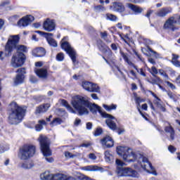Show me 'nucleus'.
Returning a JSON list of instances; mask_svg holds the SVG:
<instances>
[{
	"label": "nucleus",
	"mask_w": 180,
	"mask_h": 180,
	"mask_svg": "<svg viewBox=\"0 0 180 180\" xmlns=\"http://www.w3.org/2000/svg\"><path fill=\"white\" fill-rule=\"evenodd\" d=\"M72 105L80 116H82V115H88V113H89L88 109H89L91 113H96V112H98L102 117H105V119L112 117V115H110L105 111H102L101 107L95 103L92 104L88 99H86V98L82 96H76L74 97L72 100Z\"/></svg>",
	"instance_id": "obj_1"
},
{
	"label": "nucleus",
	"mask_w": 180,
	"mask_h": 180,
	"mask_svg": "<svg viewBox=\"0 0 180 180\" xmlns=\"http://www.w3.org/2000/svg\"><path fill=\"white\" fill-rule=\"evenodd\" d=\"M26 109L19 106L16 102H12L8 109V123L10 124H19L23 120Z\"/></svg>",
	"instance_id": "obj_2"
},
{
	"label": "nucleus",
	"mask_w": 180,
	"mask_h": 180,
	"mask_svg": "<svg viewBox=\"0 0 180 180\" xmlns=\"http://www.w3.org/2000/svg\"><path fill=\"white\" fill-rule=\"evenodd\" d=\"M19 40H20L19 35H10L8 37L5 46L6 56H12V53L15 49L17 50V53H23V54H25V53H27V47L26 46L18 45L19 44Z\"/></svg>",
	"instance_id": "obj_3"
},
{
	"label": "nucleus",
	"mask_w": 180,
	"mask_h": 180,
	"mask_svg": "<svg viewBox=\"0 0 180 180\" xmlns=\"http://www.w3.org/2000/svg\"><path fill=\"white\" fill-rule=\"evenodd\" d=\"M115 164L117 165L116 173L117 176H132V178H137L139 174L136 170L131 169L129 167H123L126 164L122 160L117 159Z\"/></svg>",
	"instance_id": "obj_4"
},
{
	"label": "nucleus",
	"mask_w": 180,
	"mask_h": 180,
	"mask_svg": "<svg viewBox=\"0 0 180 180\" xmlns=\"http://www.w3.org/2000/svg\"><path fill=\"white\" fill-rule=\"evenodd\" d=\"M117 153L125 162H134L137 160V155L133 152L131 148L127 146L117 147Z\"/></svg>",
	"instance_id": "obj_5"
},
{
	"label": "nucleus",
	"mask_w": 180,
	"mask_h": 180,
	"mask_svg": "<svg viewBox=\"0 0 180 180\" xmlns=\"http://www.w3.org/2000/svg\"><path fill=\"white\" fill-rule=\"evenodd\" d=\"M39 144L41 146V151L44 155L46 161L48 162H53L54 159L53 158H48L51 155V150H50V139L46 136L40 135L39 138Z\"/></svg>",
	"instance_id": "obj_6"
},
{
	"label": "nucleus",
	"mask_w": 180,
	"mask_h": 180,
	"mask_svg": "<svg viewBox=\"0 0 180 180\" xmlns=\"http://www.w3.org/2000/svg\"><path fill=\"white\" fill-rule=\"evenodd\" d=\"M60 47L65 51L67 54L70 57L73 64L77 63V51L71 47V45L67 41V37L63 38L60 41Z\"/></svg>",
	"instance_id": "obj_7"
},
{
	"label": "nucleus",
	"mask_w": 180,
	"mask_h": 180,
	"mask_svg": "<svg viewBox=\"0 0 180 180\" xmlns=\"http://www.w3.org/2000/svg\"><path fill=\"white\" fill-rule=\"evenodd\" d=\"M40 178L41 180H76L75 177L71 176L56 174H53L50 172H45L41 174Z\"/></svg>",
	"instance_id": "obj_8"
},
{
	"label": "nucleus",
	"mask_w": 180,
	"mask_h": 180,
	"mask_svg": "<svg viewBox=\"0 0 180 180\" xmlns=\"http://www.w3.org/2000/svg\"><path fill=\"white\" fill-rule=\"evenodd\" d=\"M36 147L34 146L25 145L20 150L19 158L20 160H27L34 155Z\"/></svg>",
	"instance_id": "obj_9"
},
{
	"label": "nucleus",
	"mask_w": 180,
	"mask_h": 180,
	"mask_svg": "<svg viewBox=\"0 0 180 180\" xmlns=\"http://www.w3.org/2000/svg\"><path fill=\"white\" fill-rule=\"evenodd\" d=\"M26 61V55L23 53H16L12 56L11 58V65L14 68H19L25 64Z\"/></svg>",
	"instance_id": "obj_10"
},
{
	"label": "nucleus",
	"mask_w": 180,
	"mask_h": 180,
	"mask_svg": "<svg viewBox=\"0 0 180 180\" xmlns=\"http://www.w3.org/2000/svg\"><path fill=\"white\" fill-rule=\"evenodd\" d=\"M139 162L144 171L149 174H153V175H157V172L154 169V167H153V165H151V162L148 161L147 158L141 156Z\"/></svg>",
	"instance_id": "obj_11"
},
{
	"label": "nucleus",
	"mask_w": 180,
	"mask_h": 180,
	"mask_svg": "<svg viewBox=\"0 0 180 180\" xmlns=\"http://www.w3.org/2000/svg\"><path fill=\"white\" fill-rule=\"evenodd\" d=\"M116 118L111 115L109 118L105 120V123L108 127H110V130L112 131H117L118 134H123L124 133V129L123 128H117L116 126Z\"/></svg>",
	"instance_id": "obj_12"
},
{
	"label": "nucleus",
	"mask_w": 180,
	"mask_h": 180,
	"mask_svg": "<svg viewBox=\"0 0 180 180\" xmlns=\"http://www.w3.org/2000/svg\"><path fill=\"white\" fill-rule=\"evenodd\" d=\"M97 46L98 47V50L101 51V53H103L104 54H106L107 58L108 60H113L112 56H113L112 53V50H110V48L102 40H99L97 42Z\"/></svg>",
	"instance_id": "obj_13"
},
{
	"label": "nucleus",
	"mask_w": 180,
	"mask_h": 180,
	"mask_svg": "<svg viewBox=\"0 0 180 180\" xmlns=\"http://www.w3.org/2000/svg\"><path fill=\"white\" fill-rule=\"evenodd\" d=\"M178 21L175 20V17L172 16L169 18L164 24V29L168 30H172V32H175L176 30V27H175V23Z\"/></svg>",
	"instance_id": "obj_14"
},
{
	"label": "nucleus",
	"mask_w": 180,
	"mask_h": 180,
	"mask_svg": "<svg viewBox=\"0 0 180 180\" xmlns=\"http://www.w3.org/2000/svg\"><path fill=\"white\" fill-rule=\"evenodd\" d=\"M16 72L18 74L16 75L14 79V84L15 85H19V84H22L25 79V74H26V69L25 68H21L17 70Z\"/></svg>",
	"instance_id": "obj_15"
},
{
	"label": "nucleus",
	"mask_w": 180,
	"mask_h": 180,
	"mask_svg": "<svg viewBox=\"0 0 180 180\" xmlns=\"http://www.w3.org/2000/svg\"><path fill=\"white\" fill-rule=\"evenodd\" d=\"M110 10L113 11V12H117L118 13H124L126 11V8L123 3L115 1L112 3V6H110Z\"/></svg>",
	"instance_id": "obj_16"
},
{
	"label": "nucleus",
	"mask_w": 180,
	"mask_h": 180,
	"mask_svg": "<svg viewBox=\"0 0 180 180\" xmlns=\"http://www.w3.org/2000/svg\"><path fill=\"white\" fill-rule=\"evenodd\" d=\"M33 20H34L33 15H27L18 22V26H19V27H26V26H28Z\"/></svg>",
	"instance_id": "obj_17"
},
{
	"label": "nucleus",
	"mask_w": 180,
	"mask_h": 180,
	"mask_svg": "<svg viewBox=\"0 0 180 180\" xmlns=\"http://www.w3.org/2000/svg\"><path fill=\"white\" fill-rule=\"evenodd\" d=\"M43 27L46 32L56 30V22H54V20L46 19V20L44 22Z\"/></svg>",
	"instance_id": "obj_18"
},
{
	"label": "nucleus",
	"mask_w": 180,
	"mask_h": 180,
	"mask_svg": "<svg viewBox=\"0 0 180 180\" xmlns=\"http://www.w3.org/2000/svg\"><path fill=\"white\" fill-rule=\"evenodd\" d=\"M169 13H172V8L171 7H163L162 8L158 9L155 15L158 16V18H165L167 15H169Z\"/></svg>",
	"instance_id": "obj_19"
},
{
	"label": "nucleus",
	"mask_w": 180,
	"mask_h": 180,
	"mask_svg": "<svg viewBox=\"0 0 180 180\" xmlns=\"http://www.w3.org/2000/svg\"><path fill=\"white\" fill-rule=\"evenodd\" d=\"M101 143L102 144L103 147H107V148H111V147H113L114 145L113 139H112V138L109 136H107L101 139Z\"/></svg>",
	"instance_id": "obj_20"
},
{
	"label": "nucleus",
	"mask_w": 180,
	"mask_h": 180,
	"mask_svg": "<svg viewBox=\"0 0 180 180\" xmlns=\"http://www.w3.org/2000/svg\"><path fill=\"white\" fill-rule=\"evenodd\" d=\"M167 124L165 127V131L169 133V139L173 141V140H175V129H174V127H172V125L169 122H167Z\"/></svg>",
	"instance_id": "obj_21"
},
{
	"label": "nucleus",
	"mask_w": 180,
	"mask_h": 180,
	"mask_svg": "<svg viewBox=\"0 0 180 180\" xmlns=\"http://www.w3.org/2000/svg\"><path fill=\"white\" fill-rule=\"evenodd\" d=\"M50 108V103H44L38 107H37L35 110L36 115H40V113H46L47 110Z\"/></svg>",
	"instance_id": "obj_22"
},
{
	"label": "nucleus",
	"mask_w": 180,
	"mask_h": 180,
	"mask_svg": "<svg viewBox=\"0 0 180 180\" xmlns=\"http://www.w3.org/2000/svg\"><path fill=\"white\" fill-rule=\"evenodd\" d=\"M36 75L39 78H47V69L46 68H37L34 70Z\"/></svg>",
	"instance_id": "obj_23"
},
{
	"label": "nucleus",
	"mask_w": 180,
	"mask_h": 180,
	"mask_svg": "<svg viewBox=\"0 0 180 180\" xmlns=\"http://www.w3.org/2000/svg\"><path fill=\"white\" fill-rule=\"evenodd\" d=\"M34 57H44L46 56V50L44 48H37L32 51Z\"/></svg>",
	"instance_id": "obj_24"
},
{
	"label": "nucleus",
	"mask_w": 180,
	"mask_h": 180,
	"mask_svg": "<svg viewBox=\"0 0 180 180\" xmlns=\"http://www.w3.org/2000/svg\"><path fill=\"white\" fill-rule=\"evenodd\" d=\"M128 8L131 9L132 12H134L136 15H139V13H141V12H143V8L132 4H128Z\"/></svg>",
	"instance_id": "obj_25"
},
{
	"label": "nucleus",
	"mask_w": 180,
	"mask_h": 180,
	"mask_svg": "<svg viewBox=\"0 0 180 180\" xmlns=\"http://www.w3.org/2000/svg\"><path fill=\"white\" fill-rule=\"evenodd\" d=\"M81 169L83 171H90V172H96L101 171V167L96 165H89L81 167Z\"/></svg>",
	"instance_id": "obj_26"
},
{
	"label": "nucleus",
	"mask_w": 180,
	"mask_h": 180,
	"mask_svg": "<svg viewBox=\"0 0 180 180\" xmlns=\"http://www.w3.org/2000/svg\"><path fill=\"white\" fill-rule=\"evenodd\" d=\"M120 54L123 59L124 60L125 63H127L130 67H133L135 70H137V66L134 65L130 60H129V57H127V55L124 53V52H120Z\"/></svg>",
	"instance_id": "obj_27"
},
{
	"label": "nucleus",
	"mask_w": 180,
	"mask_h": 180,
	"mask_svg": "<svg viewBox=\"0 0 180 180\" xmlns=\"http://www.w3.org/2000/svg\"><path fill=\"white\" fill-rule=\"evenodd\" d=\"M104 155H105V160L106 162H113V160H115V158L112 152L109 150H106L104 153Z\"/></svg>",
	"instance_id": "obj_28"
},
{
	"label": "nucleus",
	"mask_w": 180,
	"mask_h": 180,
	"mask_svg": "<svg viewBox=\"0 0 180 180\" xmlns=\"http://www.w3.org/2000/svg\"><path fill=\"white\" fill-rule=\"evenodd\" d=\"M43 126H47V122L44 120H39L38 124L35 125L36 131H41Z\"/></svg>",
	"instance_id": "obj_29"
},
{
	"label": "nucleus",
	"mask_w": 180,
	"mask_h": 180,
	"mask_svg": "<svg viewBox=\"0 0 180 180\" xmlns=\"http://www.w3.org/2000/svg\"><path fill=\"white\" fill-rule=\"evenodd\" d=\"M61 105H63L65 108H66V109L70 112V113H76V112L74 110V108H72V107H71V105H70V104L68 103V102L65 100H62L61 101Z\"/></svg>",
	"instance_id": "obj_30"
},
{
	"label": "nucleus",
	"mask_w": 180,
	"mask_h": 180,
	"mask_svg": "<svg viewBox=\"0 0 180 180\" xmlns=\"http://www.w3.org/2000/svg\"><path fill=\"white\" fill-rule=\"evenodd\" d=\"M90 86H89V92H100L99 86H97L96 84L90 82Z\"/></svg>",
	"instance_id": "obj_31"
},
{
	"label": "nucleus",
	"mask_w": 180,
	"mask_h": 180,
	"mask_svg": "<svg viewBox=\"0 0 180 180\" xmlns=\"http://www.w3.org/2000/svg\"><path fill=\"white\" fill-rule=\"evenodd\" d=\"M103 108H104L107 112H110V110H116L117 105L115 104H112L111 105L103 104Z\"/></svg>",
	"instance_id": "obj_32"
},
{
	"label": "nucleus",
	"mask_w": 180,
	"mask_h": 180,
	"mask_svg": "<svg viewBox=\"0 0 180 180\" xmlns=\"http://www.w3.org/2000/svg\"><path fill=\"white\" fill-rule=\"evenodd\" d=\"M61 123H63V120H61V118L56 117L53 120L50 124L51 127H53V126H58V124H61Z\"/></svg>",
	"instance_id": "obj_33"
},
{
	"label": "nucleus",
	"mask_w": 180,
	"mask_h": 180,
	"mask_svg": "<svg viewBox=\"0 0 180 180\" xmlns=\"http://www.w3.org/2000/svg\"><path fill=\"white\" fill-rule=\"evenodd\" d=\"M47 41L49 46H51L52 47H57L58 46L57 41L53 39V37H48Z\"/></svg>",
	"instance_id": "obj_34"
},
{
	"label": "nucleus",
	"mask_w": 180,
	"mask_h": 180,
	"mask_svg": "<svg viewBox=\"0 0 180 180\" xmlns=\"http://www.w3.org/2000/svg\"><path fill=\"white\" fill-rule=\"evenodd\" d=\"M167 93L169 98L170 99H172V101H174V102H176V101H178V98H176V94L172 93V91H167Z\"/></svg>",
	"instance_id": "obj_35"
},
{
	"label": "nucleus",
	"mask_w": 180,
	"mask_h": 180,
	"mask_svg": "<svg viewBox=\"0 0 180 180\" xmlns=\"http://www.w3.org/2000/svg\"><path fill=\"white\" fill-rule=\"evenodd\" d=\"M107 20H111L112 22H116L117 20V17L113 14L108 13L106 14Z\"/></svg>",
	"instance_id": "obj_36"
},
{
	"label": "nucleus",
	"mask_w": 180,
	"mask_h": 180,
	"mask_svg": "<svg viewBox=\"0 0 180 180\" xmlns=\"http://www.w3.org/2000/svg\"><path fill=\"white\" fill-rule=\"evenodd\" d=\"M149 72L153 75V77H157V74H158V70L155 68V66H153L151 69L148 68Z\"/></svg>",
	"instance_id": "obj_37"
},
{
	"label": "nucleus",
	"mask_w": 180,
	"mask_h": 180,
	"mask_svg": "<svg viewBox=\"0 0 180 180\" xmlns=\"http://www.w3.org/2000/svg\"><path fill=\"white\" fill-rule=\"evenodd\" d=\"M102 133H103V130L102 129V128H101V127H97L95 131H94V135L96 137H98V136H101V134H102Z\"/></svg>",
	"instance_id": "obj_38"
},
{
	"label": "nucleus",
	"mask_w": 180,
	"mask_h": 180,
	"mask_svg": "<svg viewBox=\"0 0 180 180\" xmlns=\"http://www.w3.org/2000/svg\"><path fill=\"white\" fill-rule=\"evenodd\" d=\"M35 32L39 33V34H42L43 36H45L46 40L48 37H51L53 36V33L43 32L41 31H35Z\"/></svg>",
	"instance_id": "obj_39"
},
{
	"label": "nucleus",
	"mask_w": 180,
	"mask_h": 180,
	"mask_svg": "<svg viewBox=\"0 0 180 180\" xmlns=\"http://www.w3.org/2000/svg\"><path fill=\"white\" fill-rule=\"evenodd\" d=\"M22 168H25V169H30V168L33 167V163L32 162H25L22 165Z\"/></svg>",
	"instance_id": "obj_40"
},
{
	"label": "nucleus",
	"mask_w": 180,
	"mask_h": 180,
	"mask_svg": "<svg viewBox=\"0 0 180 180\" xmlns=\"http://www.w3.org/2000/svg\"><path fill=\"white\" fill-rule=\"evenodd\" d=\"M91 85V82H84L82 83V86L84 88V89H85L86 91H89V86Z\"/></svg>",
	"instance_id": "obj_41"
},
{
	"label": "nucleus",
	"mask_w": 180,
	"mask_h": 180,
	"mask_svg": "<svg viewBox=\"0 0 180 180\" xmlns=\"http://www.w3.org/2000/svg\"><path fill=\"white\" fill-rule=\"evenodd\" d=\"M155 79H152L151 82H150V84H152L153 85H158V82H161V79H160V77H155Z\"/></svg>",
	"instance_id": "obj_42"
},
{
	"label": "nucleus",
	"mask_w": 180,
	"mask_h": 180,
	"mask_svg": "<svg viewBox=\"0 0 180 180\" xmlns=\"http://www.w3.org/2000/svg\"><path fill=\"white\" fill-rule=\"evenodd\" d=\"M57 61H63L64 60V53L60 52L56 55Z\"/></svg>",
	"instance_id": "obj_43"
},
{
	"label": "nucleus",
	"mask_w": 180,
	"mask_h": 180,
	"mask_svg": "<svg viewBox=\"0 0 180 180\" xmlns=\"http://www.w3.org/2000/svg\"><path fill=\"white\" fill-rule=\"evenodd\" d=\"M94 9L97 12H101V11H106L105 7H103V6H101V5H98V6H94Z\"/></svg>",
	"instance_id": "obj_44"
},
{
	"label": "nucleus",
	"mask_w": 180,
	"mask_h": 180,
	"mask_svg": "<svg viewBox=\"0 0 180 180\" xmlns=\"http://www.w3.org/2000/svg\"><path fill=\"white\" fill-rule=\"evenodd\" d=\"M165 82L170 89H176V86H175L174 84L171 83V82L165 81Z\"/></svg>",
	"instance_id": "obj_45"
},
{
	"label": "nucleus",
	"mask_w": 180,
	"mask_h": 180,
	"mask_svg": "<svg viewBox=\"0 0 180 180\" xmlns=\"http://www.w3.org/2000/svg\"><path fill=\"white\" fill-rule=\"evenodd\" d=\"M79 179L80 180H94L92 179H91V177H88V176H85L84 174H80L79 176H78Z\"/></svg>",
	"instance_id": "obj_46"
},
{
	"label": "nucleus",
	"mask_w": 180,
	"mask_h": 180,
	"mask_svg": "<svg viewBox=\"0 0 180 180\" xmlns=\"http://www.w3.org/2000/svg\"><path fill=\"white\" fill-rule=\"evenodd\" d=\"M65 157H66V158H74V157H75V155H72V153L66 151L65 152Z\"/></svg>",
	"instance_id": "obj_47"
},
{
	"label": "nucleus",
	"mask_w": 180,
	"mask_h": 180,
	"mask_svg": "<svg viewBox=\"0 0 180 180\" xmlns=\"http://www.w3.org/2000/svg\"><path fill=\"white\" fill-rule=\"evenodd\" d=\"M159 74H160V75H162L163 77H165V78H167L168 79V75H167V73L165 72V71H164V70L162 69L159 70Z\"/></svg>",
	"instance_id": "obj_48"
},
{
	"label": "nucleus",
	"mask_w": 180,
	"mask_h": 180,
	"mask_svg": "<svg viewBox=\"0 0 180 180\" xmlns=\"http://www.w3.org/2000/svg\"><path fill=\"white\" fill-rule=\"evenodd\" d=\"M137 72H139V74H140V75H142V77H146L147 75H146V72H144V70H143V68H141L139 70V68H137Z\"/></svg>",
	"instance_id": "obj_49"
},
{
	"label": "nucleus",
	"mask_w": 180,
	"mask_h": 180,
	"mask_svg": "<svg viewBox=\"0 0 180 180\" xmlns=\"http://www.w3.org/2000/svg\"><path fill=\"white\" fill-rule=\"evenodd\" d=\"M58 112H59V116H64V115H67V112H65V110L63 108H58Z\"/></svg>",
	"instance_id": "obj_50"
},
{
	"label": "nucleus",
	"mask_w": 180,
	"mask_h": 180,
	"mask_svg": "<svg viewBox=\"0 0 180 180\" xmlns=\"http://www.w3.org/2000/svg\"><path fill=\"white\" fill-rule=\"evenodd\" d=\"M168 150L170 153H175V151H176V148L172 145L168 147Z\"/></svg>",
	"instance_id": "obj_51"
},
{
	"label": "nucleus",
	"mask_w": 180,
	"mask_h": 180,
	"mask_svg": "<svg viewBox=\"0 0 180 180\" xmlns=\"http://www.w3.org/2000/svg\"><path fill=\"white\" fill-rule=\"evenodd\" d=\"M172 63L176 67H180V62L178 60H172Z\"/></svg>",
	"instance_id": "obj_52"
},
{
	"label": "nucleus",
	"mask_w": 180,
	"mask_h": 180,
	"mask_svg": "<svg viewBox=\"0 0 180 180\" xmlns=\"http://www.w3.org/2000/svg\"><path fill=\"white\" fill-rule=\"evenodd\" d=\"M30 81L34 84L35 82H37V79L34 76H30Z\"/></svg>",
	"instance_id": "obj_53"
},
{
	"label": "nucleus",
	"mask_w": 180,
	"mask_h": 180,
	"mask_svg": "<svg viewBox=\"0 0 180 180\" xmlns=\"http://www.w3.org/2000/svg\"><path fill=\"white\" fill-rule=\"evenodd\" d=\"M154 13L153 10H148L147 11V13L146 14V18H150V16H151V15Z\"/></svg>",
	"instance_id": "obj_54"
},
{
	"label": "nucleus",
	"mask_w": 180,
	"mask_h": 180,
	"mask_svg": "<svg viewBox=\"0 0 180 180\" xmlns=\"http://www.w3.org/2000/svg\"><path fill=\"white\" fill-rule=\"evenodd\" d=\"M148 63H150V64H153V65H155L156 64L155 60H154V58H148Z\"/></svg>",
	"instance_id": "obj_55"
},
{
	"label": "nucleus",
	"mask_w": 180,
	"mask_h": 180,
	"mask_svg": "<svg viewBox=\"0 0 180 180\" xmlns=\"http://www.w3.org/2000/svg\"><path fill=\"white\" fill-rule=\"evenodd\" d=\"M89 158L90 160H96V155H95V153H90L89 155Z\"/></svg>",
	"instance_id": "obj_56"
},
{
	"label": "nucleus",
	"mask_w": 180,
	"mask_h": 180,
	"mask_svg": "<svg viewBox=\"0 0 180 180\" xmlns=\"http://www.w3.org/2000/svg\"><path fill=\"white\" fill-rule=\"evenodd\" d=\"M135 101H136V103H137L138 105H140V103H141V102H143V100L140 97H136L135 98Z\"/></svg>",
	"instance_id": "obj_57"
},
{
	"label": "nucleus",
	"mask_w": 180,
	"mask_h": 180,
	"mask_svg": "<svg viewBox=\"0 0 180 180\" xmlns=\"http://www.w3.org/2000/svg\"><path fill=\"white\" fill-rule=\"evenodd\" d=\"M86 126L87 130H91L92 129V123L91 122H87Z\"/></svg>",
	"instance_id": "obj_58"
},
{
	"label": "nucleus",
	"mask_w": 180,
	"mask_h": 180,
	"mask_svg": "<svg viewBox=\"0 0 180 180\" xmlns=\"http://www.w3.org/2000/svg\"><path fill=\"white\" fill-rule=\"evenodd\" d=\"M110 47L113 51H117V46L115 44H112Z\"/></svg>",
	"instance_id": "obj_59"
},
{
	"label": "nucleus",
	"mask_w": 180,
	"mask_h": 180,
	"mask_svg": "<svg viewBox=\"0 0 180 180\" xmlns=\"http://www.w3.org/2000/svg\"><path fill=\"white\" fill-rule=\"evenodd\" d=\"M150 94L153 96V98H155L157 101H161V98H158V96H157V95L154 94V92L150 91Z\"/></svg>",
	"instance_id": "obj_60"
},
{
	"label": "nucleus",
	"mask_w": 180,
	"mask_h": 180,
	"mask_svg": "<svg viewBox=\"0 0 180 180\" xmlns=\"http://www.w3.org/2000/svg\"><path fill=\"white\" fill-rule=\"evenodd\" d=\"M155 104L158 106V108H160V106L162 105V104H161V100L158 101L156 99L155 101Z\"/></svg>",
	"instance_id": "obj_61"
},
{
	"label": "nucleus",
	"mask_w": 180,
	"mask_h": 180,
	"mask_svg": "<svg viewBox=\"0 0 180 180\" xmlns=\"http://www.w3.org/2000/svg\"><path fill=\"white\" fill-rule=\"evenodd\" d=\"M79 123H81V120L76 118L75 121V126H79Z\"/></svg>",
	"instance_id": "obj_62"
},
{
	"label": "nucleus",
	"mask_w": 180,
	"mask_h": 180,
	"mask_svg": "<svg viewBox=\"0 0 180 180\" xmlns=\"http://www.w3.org/2000/svg\"><path fill=\"white\" fill-rule=\"evenodd\" d=\"M101 36L103 39H106L108 37V34L106 32H101Z\"/></svg>",
	"instance_id": "obj_63"
},
{
	"label": "nucleus",
	"mask_w": 180,
	"mask_h": 180,
	"mask_svg": "<svg viewBox=\"0 0 180 180\" xmlns=\"http://www.w3.org/2000/svg\"><path fill=\"white\" fill-rule=\"evenodd\" d=\"M176 84H180V75L176 78Z\"/></svg>",
	"instance_id": "obj_64"
}]
</instances>
